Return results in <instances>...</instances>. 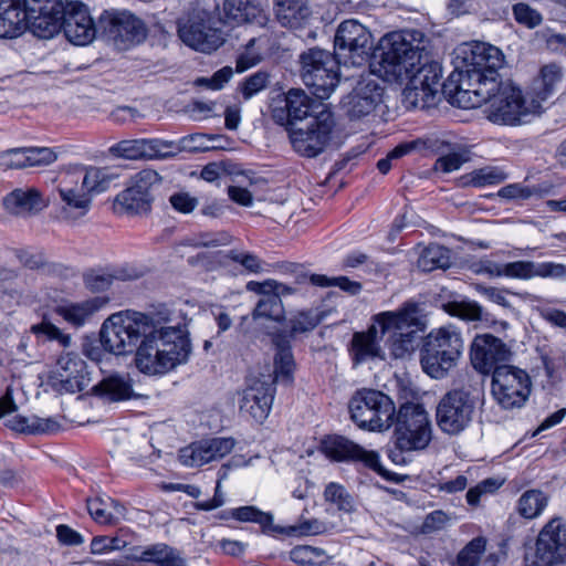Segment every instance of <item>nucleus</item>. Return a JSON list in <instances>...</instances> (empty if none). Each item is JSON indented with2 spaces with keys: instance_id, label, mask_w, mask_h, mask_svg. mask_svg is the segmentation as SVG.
Returning <instances> with one entry per match:
<instances>
[{
  "instance_id": "nucleus-6",
  "label": "nucleus",
  "mask_w": 566,
  "mask_h": 566,
  "mask_svg": "<svg viewBox=\"0 0 566 566\" xmlns=\"http://www.w3.org/2000/svg\"><path fill=\"white\" fill-rule=\"evenodd\" d=\"M424 35L421 31L405 30L382 36L374 53L378 72L387 81L403 82L412 69L426 59Z\"/></svg>"
},
{
  "instance_id": "nucleus-12",
  "label": "nucleus",
  "mask_w": 566,
  "mask_h": 566,
  "mask_svg": "<svg viewBox=\"0 0 566 566\" xmlns=\"http://www.w3.org/2000/svg\"><path fill=\"white\" fill-rule=\"evenodd\" d=\"M334 126L332 112L322 109L306 123L287 127L291 145L298 155L314 158L328 145Z\"/></svg>"
},
{
  "instance_id": "nucleus-59",
  "label": "nucleus",
  "mask_w": 566,
  "mask_h": 566,
  "mask_svg": "<svg viewBox=\"0 0 566 566\" xmlns=\"http://www.w3.org/2000/svg\"><path fill=\"white\" fill-rule=\"evenodd\" d=\"M247 290L250 292H271L277 295L279 298H281V296L295 294L297 292L296 287L286 285L272 279H268L263 282L250 281L247 284Z\"/></svg>"
},
{
  "instance_id": "nucleus-17",
  "label": "nucleus",
  "mask_w": 566,
  "mask_h": 566,
  "mask_svg": "<svg viewBox=\"0 0 566 566\" xmlns=\"http://www.w3.org/2000/svg\"><path fill=\"white\" fill-rule=\"evenodd\" d=\"M149 396L136 391H86L74 399L69 400L70 405L65 411V418L71 422L83 424L77 413L88 408L102 409L104 407L120 406L127 410L143 408L147 405Z\"/></svg>"
},
{
  "instance_id": "nucleus-29",
  "label": "nucleus",
  "mask_w": 566,
  "mask_h": 566,
  "mask_svg": "<svg viewBox=\"0 0 566 566\" xmlns=\"http://www.w3.org/2000/svg\"><path fill=\"white\" fill-rule=\"evenodd\" d=\"M107 303L105 297L95 296L80 302L65 301L54 307V313L69 325L80 328Z\"/></svg>"
},
{
  "instance_id": "nucleus-38",
  "label": "nucleus",
  "mask_w": 566,
  "mask_h": 566,
  "mask_svg": "<svg viewBox=\"0 0 566 566\" xmlns=\"http://www.w3.org/2000/svg\"><path fill=\"white\" fill-rule=\"evenodd\" d=\"M72 169L91 197L92 193L106 191L113 180L106 168L77 166Z\"/></svg>"
},
{
  "instance_id": "nucleus-41",
  "label": "nucleus",
  "mask_w": 566,
  "mask_h": 566,
  "mask_svg": "<svg viewBox=\"0 0 566 566\" xmlns=\"http://www.w3.org/2000/svg\"><path fill=\"white\" fill-rule=\"evenodd\" d=\"M139 559L158 566H187L180 554L166 544H155L145 548Z\"/></svg>"
},
{
  "instance_id": "nucleus-34",
  "label": "nucleus",
  "mask_w": 566,
  "mask_h": 566,
  "mask_svg": "<svg viewBox=\"0 0 566 566\" xmlns=\"http://www.w3.org/2000/svg\"><path fill=\"white\" fill-rule=\"evenodd\" d=\"M274 11L279 23L290 29L304 27L312 17L307 0H275Z\"/></svg>"
},
{
  "instance_id": "nucleus-45",
  "label": "nucleus",
  "mask_w": 566,
  "mask_h": 566,
  "mask_svg": "<svg viewBox=\"0 0 566 566\" xmlns=\"http://www.w3.org/2000/svg\"><path fill=\"white\" fill-rule=\"evenodd\" d=\"M548 503V496L541 490H528L517 501V512L524 518H535L542 514Z\"/></svg>"
},
{
  "instance_id": "nucleus-46",
  "label": "nucleus",
  "mask_w": 566,
  "mask_h": 566,
  "mask_svg": "<svg viewBox=\"0 0 566 566\" xmlns=\"http://www.w3.org/2000/svg\"><path fill=\"white\" fill-rule=\"evenodd\" d=\"M549 192L548 186H526L515 182L502 187L497 196L507 200H527L532 197L542 198Z\"/></svg>"
},
{
  "instance_id": "nucleus-47",
  "label": "nucleus",
  "mask_w": 566,
  "mask_h": 566,
  "mask_svg": "<svg viewBox=\"0 0 566 566\" xmlns=\"http://www.w3.org/2000/svg\"><path fill=\"white\" fill-rule=\"evenodd\" d=\"M161 182V177L154 169H143L136 172L129 181L127 188L134 190L137 195H142L153 202L154 197L151 191L155 187H158Z\"/></svg>"
},
{
  "instance_id": "nucleus-63",
  "label": "nucleus",
  "mask_w": 566,
  "mask_h": 566,
  "mask_svg": "<svg viewBox=\"0 0 566 566\" xmlns=\"http://www.w3.org/2000/svg\"><path fill=\"white\" fill-rule=\"evenodd\" d=\"M86 506L90 515L99 524L114 525L118 521V516L107 512L106 502L99 497L87 500Z\"/></svg>"
},
{
  "instance_id": "nucleus-25",
  "label": "nucleus",
  "mask_w": 566,
  "mask_h": 566,
  "mask_svg": "<svg viewBox=\"0 0 566 566\" xmlns=\"http://www.w3.org/2000/svg\"><path fill=\"white\" fill-rule=\"evenodd\" d=\"M66 39L76 45H86L93 41L99 30L93 22L87 7L80 1L66 2L61 27Z\"/></svg>"
},
{
  "instance_id": "nucleus-11",
  "label": "nucleus",
  "mask_w": 566,
  "mask_h": 566,
  "mask_svg": "<svg viewBox=\"0 0 566 566\" xmlns=\"http://www.w3.org/2000/svg\"><path fill=\"white\" fill-rule=\"evenodd\" d=\"M396 446L401 451L422 450L431 441L432 426L423 406L405 402L395 413Z\"/></svg>"
},
{
  "instance_id": "nucleus-19",
  "label": "nucleus",
  "mask_w": 566,
  "mask_h": 566,
  "mask_svg": "<svg viewBox=\"0 0 566 566\" xmlns=\"http://www.w3.org/2000/svg\"><path fill=\"white\" fill-rule=\"evenodd\" d=\"M566 522L555 517L547 522L537 535L535 554L525 558L524 566H565Z\"/></svg>"
},
{
  "instance_id": "nucleus-10",
  "label": "nucleus",
  "mask_w": 566,
  "mask_h": 566,
  "mask_svg": "<svg viewBox=\"0 0 566 566\" xmlns=\"http://www.w3.org/2000/svg\"><path fill=\"white\" fill-rule=\"evenodd\" d=\"M300 62L302 80L312 94L319 99L329 97L338 84V69L343 61L336 54L314 48L302 53Z\"/></svg>"
},
{
  "instance_id": "nucleus-15",
  "label": "nucleus",
  "mask_w": 566,
  "mask_h": 566,
  "mask_svg": "<svg viewBox=\"0 0 566 566\" xmlns=\"http://www.w3.org/2000/svg\"><path fill=\"white\" fill-rule=\"evenodd\" d=\"M220 24L221 21L209 12H195L178 22V35L189 48L210 53L221 46L226 40V33Z\"/></svg>"
},
{
  "instance_id": "nucleus-58",
  "label": "nucleus",
  "mask_w": 566,
  "mask_h": 566,
  "mask_svg": "<svg viewBox=\"0 0 566 566\" xmlns=\"http://www.w3.org/2000/svg\"><path fill=\"white\" fill-rule=\"evenodd\" d=\"M227 258L240 264L248 273L259 274L263 272L264 262L254 253L241 250H230Z\"/></svg>"
},
{
  "instance_id": "nucleus-61",
  "label": "nucleus",
  "mask_w": 566,
  "mask_h": 566,
  "mask_svg": "<svg viewBox=\"0 0 566 566\" xmlns=\"http://www.w3.org/2000/svg\"><path fill=\"white\" fill-rule=\"evenodd\" d=\"M448 312L465 321H479L482 318L483 310L476 302L462 301L449 303Z\"/></svg>"
},
{
  "instance_id": "nucleus-60",
  "label": "nucleus",
  "mask_w": 566,
  "mask_h": 566,
  "mask_svg": "<svg viewBox=\"0 0 566 566\" xmlns=\"http://www.w3.org/2000/svg\"><path fill=\"white\" fill-rule=\"evenodd\" d=\"M18 261L30 270H40L48 264L45 254L38 249L22 248L13 251Z\"/></svg>"
},
{
  "instance_id": "nucleus-24",
  "label": "nucleus",
  "mask_w": 566,
  "mask_h": 566,
  "mask_svg": "<svg viewBox=\"0 0 566 566\" xmlns=\"http://www.w3.org/2000/svg\"><path fill=\"white\" fill-rule=\"evenodd\" d=\"M235 446L232 438H212L190 443L179 450V461L186 467H201L229 454Z\"/></svg>"
},
{
  "instance_id": "nucleus-8",
  "label": "nucleus",
  "mask_w": 566,
  "mask_h": 566,
  "mask_svg": "<svg viewBox=\"0 0 566 566\" xmlns=\"http://www.w3.org/2000/svg\"><path fill=\"white\" fill-rule=\"evenodd\" d=\"M380 334L389 335V350L395 358L410 356L419 346V332L427 327L426 316L415 303H408L396 312L375 315Z\"/></svg>"
},
{
  "instance_id": "nucleus-37",
  "label": "nucleus",
  "mask_w": 566,
  "mask_h": 566,
  "mask_svg": "<svg viewBox=\"0 0 566 566\" xmlns=\"http://www.w3.org/2000/svg\"><path fill=\"white\" fill-rule=\"evenodd\" d=\"M240 411L256 422H263L271 410L274 396L272 391H243Z\"/></svg>"
},
{
  "instance_id": "nucleus-64",
  "label": "nucleus",
  "mask_w": 566,
  "mask_h": 566,
  "mask_svg": "<svg viewBox=\"0 0 566 566\" xmlns=\"http://www.w3.org/2000/svg\"><path fill=\"white\" fill-rule=\"evenodd\" d=\"M1 165L6 168L22 169L29 167L27 147L12 148L0 154Z\"/></svg>"
},
{
  "instance_id": "nucleus-22",
  "label": "nucleus",
  "mask_w": 566,
  "mask_h": 566,
  "mask_svg": "<svg viewBox=\"0 0 566 566\" xmlns=\"http://www.w3.org/2000/svg\"><path fill=\"white\" fill-rule=\"evenodd\" d=\"M384 87L373 74L361 76L344 101L347 116L355 120L369 116L381 104Z\"/></svg>"
},
{
  "instance_id": "nucleus-44",
  "label": "nucleus",
  "mask_w": 566,
  "mask_h": 566,
  "mask_svg": "<svg viewBox=\"0 0 566 566\" xmlns=\"http://www.w3.org/2000/svg\"><path fill=\"white\" fill-rule=\"evenodd\" d=\"M151 208V202L146 197L137 195L134 190L126 188L119 192L114 201V209L117 212H125L128 214H139L148 212Z\"/></svg>"
},
{
  "instance_id": "nucleus-39",
  "label": "nucleus",
  "mask_w": 566,
  "mask_h": 566,
  "mask_svg": "<svg viewBox=\"0 0 566 566\" xmlns=\"http://www.w3.org/2000/svg\"><path fill=\"white\" fill-rule=\"evenodd\" d=\"M260 295L254 310L252 311V318L268 319L280 323L284 319L285 311L282 300L271 292H255Z\"/></svg>"
},
{
  "instance_id": "nucleus-56",
  "label": "nucleus",
  "mask_w": 566,
  "mask_h": 566,
  "mask_svg": "<svg viewBox=\"0 0 566 566\" xmlns=\"http://www.w3.org/2000/svg\"><path fill=\"white\" fill-rule=\"evenodd\" d=\"M503 480L497 478H488L479 482L476 485L468 490L465 494L468 504L476 507L483 495L493 494L503 485Z\"/></svg>"
},
{
  "instance_id": "nucleus-50",
  "label": "nucleus",
  "mask_w": 566,
  "mask_h": 566,
  "mask_svg": "<svg viewBox=\"0 0 566 566\" xmlns=\"http://www.w3.org/2000/svg\"><path fill=\"white\" fill-rule=\"evenodd\" d=\"M232 237L226 231L199 232L187 237L181 241V245L193 248H216L230 244Z\"/></svg>"
},
{
  "instance_id": "nucleus-20",
  "label": "nucleus",
  "mask_w": 566,
  "mask_h": 566,
  "mask_svg": "<svg viewBox=\"0 0 566 566\" xmlns=\"http://www.w3.org/2000/svg\"><path fill=\"white\" fill-rule=\"evenodd\" d=\"M474 409L469 391H447L436 409L437 426L443 433L457 436L470 424Z\"/></svg>"
},
{
  "instance_id": "nucleus-21",
  "label": "nucleus",
  "mask_w": 566,
  "mask_h": 566,
  "mask_svg": "<svg viewBox=\"0 0 566 566\" xmlns=\"http://www.w3.org/2000/svg\"><path fill=\"white\" fill-rule=\"evenodd\" d=\"M322 448L324 453L334 461L360 464L364 468L382 474L378 452L367 450L345 437H327L323 440Z\"/></svg>"
},
{
  "instance_id": "nucleus-54",
  "label": "nucleus",
  "mask_w": 566,
  "mask_h": 566,
  "mask_svg": "<svg viewBox=\"0 0 566 566\" xmlns=\"http://www.w3.org/2000/svg\"><path fill=\"white\" fill-rule=\"evenodd\" d=\"M126 277L122 274L113 275L102 270H90L84 273L83 282L87 290L95 293L106 291L112 285L114 279ZM128 277L130 279L132 276Z\"/></svg>"
},
{
  "instance_id": "nucleus-9",
  "label": "nucleus",
  "mask_w": 566,
  "mask_h": 566,
  "mask_svg": "<svg viewBox=\"0 0 566 566\" xmlns=\"http://www.w3.org/2000/svg\"><path fill=\"white\" fill-rule=\"evenodd\" d=\"M463 349L464 342L458 327L449 325L432 329L421 342V367L431 378L441 379L458 364Z\"/></svg>"
},
{
  "instance_id": "nucleus-2",
  "label": "nucleus",
  "mask_w": 566,
  "mask_h": 566,
  "mask_svg": "<svg viewBox=\"0 0 566 566\" xmlns=\"http://www.w3.org/2000/svg\"><path fill=\"white\" fill-rule=\"evenodd\" d=\"M512 357L511 347L490 333L475 335L469 348L470 364L483 385L489 382L492 389H531V376L509 364Z\"/></svg>"
},
{
  "instance_id": "nucleus-36",
  "label": "nucleus",
  "mask_w": 566,
  "mask_h": 566,
  "mask_svg": "<svg viewBox=\"0 0 566 566\" xmlns=\"http://www.w3.org/2000/svg\"><path fill=\"white\" fill-rule=\"evenodd\" d=\"M6 426L19 433L24 434H51L61 429L55 418H40L38 416H14L7 419Z\"/></svg>"
},
{
  "instance_id": "nucleus-14",
  "label": "nucleus",
  "mask_w": 566,
  "mask_h": 566,
  "mask_svg": "<svg viewBox=\"0 0 566 566\" xmlns=\"http://www.w3.org/2000/svg\"><path fill=\"white\" fill-rule=\"evenodd\" d=\"M442 66L439 62L430 59L426 53V59L419 63L412 71L406 75L407 85L403 90V96L413 107H429L436 103L437 96L446 94L442 91L443 83Z\"/></svg>"
},
{
  "instance_id": "nucleus-7",
  "label": "nucleus",
  "mask_w": 566,
  "mask_h": 566,
  "mask_svg": "<svg viewBox=\"0 0 566 566\" xmlns=\"http://www.w3.org/2000/svg\"><path fill=\"white\" fill-rule=\"evenodd\" d=\"M321 321L322 317L316 311H298L287 318L285 328L272 335V343L275 347L274 370L273 376H269L271 381H263L262 388L270 387L271 385L283 387L292 385L295 360L291 342L301 335L311 333L318 326Z\"/></svg>"
},
{
  "instance_id": "nucleus-28",
  "label": "nucleus",
  "mask_w": 566,
  "mask_h": 566,
  "mask_svg": "<svg viewBox=\"0 0 566 566\" xmlns=\"http://www.w3.org/2000/svg\"><path fill=\"white\" fill-rule=\"evenodd\" d=\"M283 105H276L272 108V118L282 126L291 127L300 125L303 119L312 117L314 101L300 88L290 90L285 97L280 102Z\"/></svg>"
},
{
  "instance_id": "nucleus-40",
  "label": "nucleus",
  "mask_w": 566,
  "mask_h": 566,
  "mask_svg": "<svg viewBox=\"0 0 566 566\" xmlns=\"http://www.w3.org/2000/svg\"><path fill=\"white\" fill-rule=\"evenodd\" d=\"M560 80L562 72L557 65L549 64L543 66L538 76L533 81L534 98L542 105V102L553 94Z\"/></svg>"
},
{
  "instance_id": "nucleus-26",
  "label": "nucleus",
  "mask_w": 566,
  "mask_h": 566,
  "mask_svg": "<svg viewBox=\"0 0 566 566\" xmlns=\"http://www.w3.org/2000/svg\"><path fill=\"white\" fill-rule=\"evenodd\" d=\"M171 146L169 140L159 138L125 139L113 145L109 153L127 160L166 159L172 153H168Z\"/></svg>"
},
{
  "instance_id": "nucleus-32",
  "label": "nucleus",
  "mask_w": 566,
  "mask_h": 566,
  "mask_svg": "<svg viewBox=\"0 0 566 566\" xmlns=\"http://www.w3.org/2000/svg\"><path fill=\"white\" fill-rule=\"evenodd\" d=\"M48 203L35 188L14 189L3 198L4 209L18 217H29L40 212Z\"/></svg>"
},
{
  "instance_id": "nucleus-13",
  "label": "nucleus",
  "mask_w": 566,
  "mask_h": 566,
  "mask_svg": "<svg viewBox=\"0 0 566 566\" xmlns=\"http://www.w3.org/2000/svg\"><path fill=\"white\" fill-rule=\"evenodd\" d=\"M352 419L371 431L388 429L395 421V402L382 391H357L349 401Z\"/></svg>"
},
{
  "instance_id": "nucleus-52",
  "label": "nucleus",
  "mask_w": 566,
  "mask_h": 566,
  "mask_svg": "<svg viewBox=\"0 0 566 566\" xmlns=\"http://www.w3.org/2000/svg\"><path fill=\"white\" fill-rule=\"evenodd\" d=\"M507 178V174L497 167L486 166L473 170L469 175V184L476 188L499 185Z\"/></svg>"
},
{
  "instance_id": "nucleus-42",
  "label": "nucleus",
  "mask_w": 566,
  "mask_h": 566,
  "mask_svg": "<svg viewBox=\"0 0 566 566\" xmlns=\"http://www.w3.org/2000/svg\"><path fill=\"white\" fill-rule=\"evenodd\" d=\"M229 516L240 522H253L261 526L264 534H276L280 530L279 525L273 524V515L262 512L255 506H241L232 509Z\"/></svg>"
},
{
  "instance_id": "nucleus-48",
  "label": "nucleus",
  "mask_w": 566,
  "mask_h": 566,
  "mask_svg": "<svg viewBox=\"0 0 566 566\" xmlns=\"http://www.w3.org/2000/svg\"><path fill=\"white\" fill-rule=\"evenodd\" d=\"M332 525L318 518L300 520L298 523L286 527L280 526L281 531L276 534H285L287 536H314L329 532Z\"/></svg>"
},
{
  "instance_id": "nucleus-18",
  "label": "nucleus",
  "mask_w": 566,
  "mask_h": 566,
  "mask_svg": "<svg viewBox=\"0 0 566 566\" xmlns=\"http://www.w3.org/2000/svg\"><path fill=\"white\" fill-rule=\"evenodd\" d=\"M98 29L118 50L140 44L147 38L146 24L129 11H104Z\"/></svg>"
},
{
  "instance_id": "nucleus-3",
  "label": "nucleus",
  "mask_w": 566,
  "mask_h": 566,
  "mask_svg": "<svg viewBox=\"0 0 566 566\" xmlns=\"http://www.w3.org/2000/svg\"><path fill=\"white\" fill-rule=\"evenodd\" d=\"M191 344L185 326L151 328L143 339L135 358L138 369L146 374H163L188 360Z\"/></svg>"
},
{
  "instance_id": "nucleus-23",
  "label": "nucleus",
  "mask_w": 566,
  "mask_h": 566,
  "mask_svg": "<svg viewBox=\"0 0 566 566\" xmlns=\"http://www.w3.org/2000/svg\"><path fill=\"white\" fill-rule=\"evenodd\" d=\"M57 192L63 203L60 211L63 220H76L88 212L92 197L72 168L60 177Z\"/></svg>"
},
{
  "instance_id": "nucleus-43",
  "label": "nucleus",
  "mask_w": 566,
  "mask_h": 566,
  "mask_svg": "<svg viewBox=\"0 0 566 566\" xmlns=\"http://www.w3.org/2000/svg\"><path fill=\"white\" fill-rule=\"evenodd\" d=\"M451 264L449 249L432 243L424 248L418 259V268L423 272L447 269Z\"/></svg>"
},
{
  "instance_id": "nucleus-30",
  "label": "nucleus",
  "mask_w": 566,
  "mask_h": 566,
  "mask_svg": "<svg viewBox=\"0 0 566 566\" xmlns=\"http://www.w3.org/2000/svg\"><path fill=\"white\" fill-rule=\"evenodd\" d=\"M222 11L226 23H254L266 27L270 18L262 6L254 0H224Z\"/></svg>"
},
{
  "instance_id": "nucleus-1",
  "label": "nucleus",
  "mask_w": 566,
  "mask_h": 566,
  "mask_svg": "<svg viewBox=\"0 0 566 566\" xmlns=\"http://www.w3.org/2000/svg\"><path fill=\"white\" fill-rule=\"evenodd\" d=\"M457 102L462 108H475L486 104V118L501 125H521L542 112V105L533 97H525L518 87L499 81L488 80L474 92H463Z\"/></svg>"
},
{
  "instance_id": "nucleus-16",
  "label": "nucleus",
  "mask_w": 566,
  "mask_h": 566,
  "mask_svg": "<svg viewBox=\"0 0 566 566\" xmlns=\"http://www.w3.org/2000/svg\"><path fill=\"white\" fill-rule=\"evenodd\" d=\"M373 45L371 33L358 21L346 20L338 25L334 48L344 65H363L368 61Z\"/></svg>"
},
{
  "instance_id": "nucleus-31",
  "label": "nucleus",
  "mask_w": 566,
  "mask_h": 566,
  "mask_svg": "<svg viewBox=\"0 0 566 566\" xmlns=\"http://www.w3.org/2000/svg\"><path fill=\"white\" fill-rule=\"evenodd\" d=\"M84 363L80 359L61 358L52 370L50 379L52 387L60 389H85L90 379L86 377Z\"/></svg>"
},
{
  "instance_id": "nucleus-49",
  "label": "nucleus",
  "mask_w": 566,
  "mask_h": 566,
  "mask_svg": "<svg viewBox=\"0 0 566 566\" xmlns=\"http://www.w3.org/2000/svg\"><path fill=\"white\" fill-rule=\"evenodd\" d=\"M217 138L219 137L214 135L191 134L180 138L178 142H170L174 146L169 147L168 149V153L172 151L169 155V158L175 157L177 154L181 151H206L210 149V146L207 144V140H214Z\"/></svg>"
},
{
  "instance_id": "nucleus-51",
  "label": "nucleus",
  "mask_w": 566,
  "mask_h": 566,
  "mask_svg": "<svg viewBox=\"0 0 566 566\" xmlns=\"http://www.w3.org/2000/svg\"><path fill=\"white\" fill-rule=\"evenodd\" d=\"M311 284L319 287L337 286L343 292L354 296L360 293L363 285L358 281H353L347 276L328 277L323 274H312L310 276Z\"/></svg>"
},
{
  "instance_id": "nucleus-53",
  "label": "nucleus",
  "mask_w": 566,
  "mask_h": 566,
  "mask_svg": "<svg viewBox=\"0 0 566 566\" xmlns=\"http://www.w3.org/2000/svg\"><path fill=\"white\" fill-rule=\"evenodd\" d=\"M324 499L327 502L335 504L339 511L352 513L355 511L354 497L340 484L331 482L326 485L324 491Z\"/></svg>"
},
{
  "instance_id": "nucleus-33",
  "label": "nucleus",
  "mask_w": 566,
  "mask_h": 566,
  "mask_svg": "<svg viewBox=\"0 0 566 566\" xmlns=\"http://www.w3.org/2000/svg\"><path fill=\"white\" fill-rule=\"evenodd\" d=\"M22 0H0V39H14L28 29Z\"/></svg>"
},
{
  "instance_id": "nucleus-5",
  "label": "nucleus",
  "mask_w": 566,
  "mask_h": 566,
  "mask_svg": "<svg viewBox=\"0 0 566 566\" xmlns=\"http://www.w3.org/2000/svg\"><path fill=\"white\" fill-rule=\"evenodd\" d=\"M462 63L463 66H457L443 82L442 91L450 104L457 102L463 92H474L478 85L488 80L497 81V71L504 64V55L494 45L475 42L464 51Z\"/></svg>"
},
{
  "instance_id": "nucleus-57",
  "label": "nucleus",
  "mask_w": 566,
  "mask_h": 566,
  "mask_svg": "<svg viewBox=\"0 0 566 566\" xmlns=\"http://www.w3.org/2000/svg\"><path fill=\"white\" fill-rule=\"evenodd\" d=\"M485 551V541L481 537L473 538L458 554V566H478Z\"/></svg>"
},
{
  "instance_id": "nucleus-62",
  "label": "nucleus",
  "mask_w": 566,
  "mask_h": 566,
  "mask_svg": "<svg viewBox=\"0 0 566 566\" xmlns=\"http://www.w3.org/2000/svg\"><path fill=\"white\" fill-rule=\"evenodd\" d=\"M502 276L520 280H528L535 277V262L533 261H515L503 264Z\"/></svg>"
},
{
  "instance_id": "nucleus-27",
  "label": "nucleus",
  "mask_w": 566,
  "mask_h": 566,
  "mask_svg": "<svg viewBox=\"0 0 566 566\" xmlns=\"http://www.w3.org/2000/svg\"><path fill=\"white\" fill-rule=\"evenodd\" d=\"M385 335L373 317V324L365 332H355L347 350L354 367L371 360H385L386 354L381 346Z\"/></svg>"
},
{
  "instance_id": "nucleus-55",
  "label": "nucleus",
  "mask_w": 566,
  "mask_h": 566,
  "mask_svg": "<svg viewBox=\"0 0 566 566\" xmlns=\"http://www.w3.org/2000/svg\"><path fill=\"white\" fill-rule=\"evenodd\" d=\"M31 332L36 337H43L48 340H55L63 348L71 346V336L62 332L61 328L55 326L50 321L43 319L40 324L33 325Z\"/></svg>"
},
{
  "instance_id": "nucleus-4",
  "label": "nucleus",
  "mask_w": 566,
  "mask_h": 566,
  "mask_svg": "<svg viewBox=\"0 0 566 566\" xmlns=\"http://www.w3.org/2000/svg\"><path fill=\"white\" fill-rule=\"evenodd\" d=\"M170 321L166 308L149 314L129 310L114 313L102 324L99 342L109 354H137L142 340L146 339L151 328Z\"/></svg>"
},
{
  "instance_id": "nucleus-35",
  "label": "nucleus",
  "mask_w": 566,
  "mask_h": 566,
  "mask_svg": "<svg viewBox=\"0 0 566 566\" xmlns=\"http://www.w3.org/2000/svg\"><path fill=\"white\" fill-rule=\"evenodd\" d=\"M66 10V3L60 1V8L56 10H41L33 17H28V29L38 38L50 39L60 32L63 25V15Z\"/></svg>"
}]
</instances>
